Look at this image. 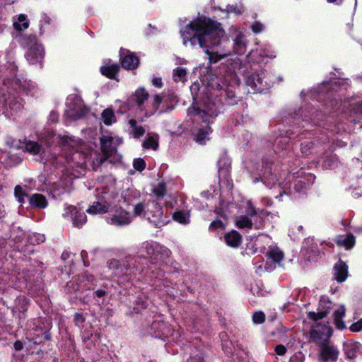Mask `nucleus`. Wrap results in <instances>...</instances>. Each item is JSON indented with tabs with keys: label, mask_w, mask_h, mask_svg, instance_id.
<instances>
[{
	"label": "nucleus",
	"mask_w": 362,
	"mask_h": 362,
	"mask_svg": "<svg viewBox=\"0 0 362 362\" xmlns=\"http://www.w3.org/2000/svg\"><path fill=\"white\" fill-rule=\"evenodd\" d=\"M187 64V60L183 59V58H180V57H176L175 58V64L177 65H182V64Z\"/></svg>",
	"instance_id": "69168bd1"
},
{
	"label": "nucleus",
	"mask_w": 362,
	"mask_h": 362,
	"mask_svg": "<svg viewBox=\"0 0 362 362\" xmlns=\"http://www.w3.org/2000/svg\"><path fill=\"white\" fill-rule=\"evenodd\" d=\"M265 321V315L262 311L255 312L252 315V322L255 324H262Z\"/></svg>",
	"instance_id": "603ef678"
},
{
	"label": "nucleus",
	"mask_w": 362,
	"mask_h": 362,
	"mask_svg": "<svg viewBox=\"0 0 362 362\" xmlns=\"http://www.w3.org/2000/svg\"><path fill=\"white\" fill-rule=\"evenodd\" d=\"M336 242L339 246L351 249L355 245V237L351 233L340 235L337 237Z\"/></svg>",
	"instance_id": "473e14b6"
},
{
	"label": "nucleus",
	"mask_w": 362,
	"mask_h": 362,
	"mask_svg": "<svg viewBox=\"0 0 362 362\" xmlns=\"http://www.w3.org/2000/svg\"><path fill=\"white\" fill-rule=\"evenodd\" d=\"M142 146L146 149L156 150L158 147V136L157 134L148 135L144 141Z\"/></svg>",
	"instance_id": "37998d69"
},
{
	"label": "nucleus",
	"mask_w": 362,
	"mask_h": 362,
	"mask_svg": "<svg viewBox=\"0 0 362 362\" xmlns=\"http://www.w3.org/2000/svg\"><path fill=\"white\" fill-rule=\"evenodd\" d=\"M146 202H147V201L138 202L134 206V209H133L134 216H140V217H143V218H146Z\"/></svg>",
	"instance_id": "de8ad7c7"
},
{
	"label": "nucleus",
	"mask_w": 362,
	"mask_h": 362,
	"mask_svg": "<svg viewBox=\"0 0 362 362\" xmlns=\"http://www.w3.org/2000/svg\"><path fill=\"white\" fill-rule=\"evenodd\" d=\"M173 78L175 82L184 83L187 80V70L185 68L177 67L173 71Z\"/></svg>",
	"instance_id": "49530a36"
},
{
	"label": "nucleus",
	"mask_w": 362,
	"mask_h": 362,
	"mask_svg": "<svg viewBox=\"0 0 362 362\" xmlns=\"http://www.w3.org/2000/svg\"><path fill=\"white\" fill-rule=\"evenodd\" d=\"M225 11L227 13H235L236 14H240L241 13V11H240V8H238L237 6H227L226 8H225Z\"/></svg>",
	"instance_id": "bf43d9fd"
},
{
	"label": "nucleus",
	"mask_w": 362,
	"mask_h": 362,
	"mask_svg": "<svg viewBox=\"0 0 362 362\" xmlns=\"http://www.w3.org/2000/svg\"><path fill=\"white\" fill-rule=\"evenodd\" d=\"M13 346H14V349H15L16 351H20V350L23 349V343H22L21 341H16L14 343Z\"/></svg>",
	"instance_id": "0e129e2a"
},
{
	"label": "nucleus",
	"mask_w": 362,
	"mask_h": 362,
	"mask_svg": "<svg viewBox=\"0 0 362 362\" xmlns=\"http://www.w3.org/2000/svg\"><path fill=\"white\" fill-rule=\"evenodd\" d=\"M154 193L156 194V196L162 197L165 193V185L163 182L158 183L157 187L154 189L153 190Z\"/></svg>",
	"instance_id": "6e6d98bb"
},
{
	"label": "nucleus",
	"mask_w": 362,
	"mask_h": 362,
	"mask_svg": "<svg viewBox=\"0 0 362 362\" xmlns=\"http://www.w3.org/2000/svg\"><path fill=\"white\" fill-rule=\"evenodd\" d=\"M324 167L329 168H333L336 165L334 161L330 160H326L325 161V163L323 164Z\"/></svg>",
	"instance_id": "338daca9"
},
{
	"label": "nucleus",
	"mask_w": 362,
	"mask_h": 362,
	"mask_svg": "<svg viewBox=\"0 0 362 362\" xmlns=\"http://www.w3.org/2000/svg\"><path fill=\"white\" fill-rule=\"evenodd\" d=\"M217 218L214 220L210 226V230H215L218 229H224L228 222V214L223 210V208H218L215 210Z\"/></svg>",
	"instance_id": "bb28decb"
},
{
	"label": "nucleus",
	"mask_w": 362,
	"mask_h": 362,
	"mask_svg": "<svg viewBox=\"0 0 362 362\" xmlns=\"http://www.w3.org/2000/svg\"><path fill=\"white\" fill-rule=\"evenodd\" d=\"M29 204L32 206L44 209L47 206V201L44 195L34 194L30 197Z\"/></svg>",
	"instance_id": "58836bf2"
},
{
	"label": "nucleus",
	"mask_w": 362,
	"mask_h": 362,
	"mask_svg": "<svg viewBox=\"0 0 362 362\" xmlns=\"http://www.w3.org/2000/svg\"><path fill=\"white\" fill-rule=\"evenodd\" d=\"M332 332V328L328 322L317 324L310 330V340L318 347L321 346L331 342Z\"/></svg>",
	"instance_id": "f8f14e48"
},
{
	"label": "nucleus",
	"mask_w": 362,
	"mask_h": 362,
	"mask_svg": "<svg viewBox=\"0 0 362 362\" xmlns=\"http://www.w3.org/2000/svg\"><path fill=\"white\" fill-rule=\"evenodd\" d=\"M140 192L136 189H127L122 192L119 199L115 197L116 204L130 205L140 198Z\"/></svg>",
	"instance_id": "393cba45"
},
{
	"label": "nucleus",
	"mask_w": 362,
	"mask_h": 362,
	"mask_svg": "<svg viewBox=\"0 0 362 362\" xmlns=\"http://www.w3.org/2000/svg\"><path fill=\"white\" fill-rule=\"evenodd\" d=\"M119 70V66L116 63H112L110 61L105 63L104 65L100 68V71L102 75L112 79H115L116 75Z\"/></svg>",
	"instance_id": "c756f323"
},
{
	"label": "nucleus",
	"mask_w": 362,
	"mask_h": 362,
	"mask_svg": "<svg viewBox=\"0 0 362 362\" xmlns=\"http://www.w3.org/2000/svg\"><path fill=\"white\" fill-rule=\"evenodd\" d=\"M246 215L240 216L236 220V226L239 228L250 229L252 227L259 229L264 227V219L267 216L264 210L257 211L251 202H247Z\"/></svg>",
	"instance_id": "0eeeda50"
},
{
	"label": "nucleus",
	"mask_w": 362,
	"mask_h": 362,
	"mask_svg": "<svg viewBox=\"0 0 362 362\" xmlns=\"http://www.w3.org/2000/svg\"><path fill=\"white\" fill-rule=\"evenodd\" d=\"M132 220L133 217L129 212L120 209L115 211L111 217L107 219V221L112 226L122 227L130 224Z\"/></svg>",
	"instance_id": "6ab92c4d"
},
{
	"label": "nucleus",
	"mask_w": 362,
	"mask_h": 362,
	"mask_svg": "<svg viewBox=\"0 0 362 362\" xmlns=\"http://www.w3.org/2000/svg\"><path fill=\"white\" fill-rule=\"evenodd\" d=\"M24 148L27 152L33 155H38L43 151L42 146L33 141H27L25 143Z\"/></svg>",
	"instance_id": "79ce46f5"
},
{
	"label": "nucleus",
	"mask_w": 362,
	"mask_h": 362,
	"mask_svg": "<svg viewBox=\"0 0 362 362\" xmlns=\"http://www.w3.org/2000/svg\"><path fill=\"white\" fill-rule=\"evenodd\" d=\"M100 148L103 155L92 162L93 170H95V168L102 165L105 160L110 158L112 156H116L117 147L123 142L122 137L103 128L102 126H100Z\"/></svg>",
	"instance_id": "39448f33"
},
{
	"label": "nucleus",
	"mask_w": 362,
	"mask_h": 362,
	"mask_svg": "<svg viewBox=\"0 0 362 362\" xmlns=\"http://www.w3.org/2000/svg\"><path fill=\"white\" fill-rule=\"evenodd\" d=\"M333 305L327 296H322L317 309V312H309L308 315L309 318L317 322V320L325 317L332 309Z\"/></svg>",
	"instance_id": "a211bd4d"
},
{
	"label": "nucleus",
	"mask_w": 362,
	"mask_h": 362,
	"mask_svg": "<svg viewBox=\"0 0 362 362\" xmlns=\"http://www.w3.org/2000/svg\"><path fill=\"white\" fill-rule=\"evenodd\" d=\"M336 83L337 82L335 81L324 82L317 89L314 88L313 90L308 91L307 93L302 91L301 96L303 97L305 95H308V96L310 97L312 100H320L321 99V95H324L325 93L329 94L332 90H335Z\"/></svg>",
	"instance_id": "4be33fe9"
},
{
	"label": "nucleus",
	"mask_w": 362,
	"mask_h": 362,
	"mask_svg": "<svg viewBox=\"0 0 362 362\" xmlns=\"http://www.w3.org/2000/svg\"><path fill=\"white\" fill-rule=\"evenodd\" d=\"M133 166L136 170L142 171L146 168V163L143 158H135L133 161Z\"/></svg>",
	"instance_id": "864d4df0"
},
{
	"label": "nucleus",
	"mask_w": 362,
	"mask_h": 362,
	"mask_svg": "<svg viewBox=\"0 0 362 362\" xmlns=\"http://www.w3.org/2000/svg\"><path fill=\"white\" fill-rule=\"evenodd\" d=\"M170 254V250L168 248L156 242H144L139 246L137 251L138 257H148L162 261L169 257Z\"/></svg>",
	"instance_id": "1a4fd4ad"
},
{
	"label": "nucleus",
	"mask_w": 362,
	"mask_h": 362,
	"mask_svg": "<svg viewBox=\"0 0 362 362\" xmlns=\"http://www.w3.org/2000/svg\"><path fill=\"white\" fill-rule=\"evenodd\" d=\"M230 166V161L228 158L224 156L218 161V174L219 176L226 177L228 175L229 168Z\"/></svg>",
	"instance_id": "c03bdc74"
},
{
	"label": "nucleus",
	"mask_w": 362,
	"mask_h": 362,
	"mask_svg": "<svg viewBox=\"0 0 362 362\" xmlns=\"http://www.w3.org/2000/svg\"><path fill=\"white\" fill-rule=\"evenodd\" d=\"M128 123L131 127L132 134L134 138H140L145 134V129L142 126L139 125L135 119H129Z\"/></svg>",
	"instance_id": "a19ab883"
},
{
	"label": "nucleus",
	"mask_w": 362,
	"mask_h": 362,
	"mask_svg": "<svg viewBox=\"0 0 362 362\" xmlns=\"http://www.w3.org/2000/svg\"><path fill=\"white\" fill-rule=\"evenodd\" d=\"M334 279L338 282L344 281L348 276V267L342 261H338L334 267Z\"/></svg>",
	"instance_id": "c85d7f7f"
},
{
	"label": "nucleus",
	"mask_w": 362,
	"mask_h": 362,
	"mask_svg": "<svg viewBox=\"0 0 362 362\" xmlns=\"http://www.w3.org/2000/svg\"><path fill=\"white\" fill-rule=\"evenodd\" d=\"M183 45L192 47L199 45L205 49L210 63H216L228 54L209 51L220 45L225 33L221 24L205 17L197 18L180 30Z\"/></svg>",
	"instance_id": "f257e3e1"
},
{
	"label": "nucleus",
	"mask_w": 362,
	"mask_h": 362,
	"mask_svg": "<svg viewBox=\"0 0 362 362\" xmlns=\"http://www.w3.org/2000/svg\"><path fill=\"white\" fill-rule=\"evenodd\" d=\"M227 69L228 74L223 79L216 76L209 79L207 83L209 88L221 91L219 101L214 102L218 105V108L223 100V97H224L225 103L229 105L236 103L235 93L232 88L239 84V75H246L247 77L250 74L249 71H246L240 59L238 57L228 59ZM218 111L219 112L218 109Z\"/></svg>",
	"instance_id": "7ed1b4c3"
},
{
	"label": "nucleus",
	"mask_w": 362,
	"mask_h": 362,
	"mask_svg": "<svg viewBox=\"0 0 362 362\" xmlns=\"http://www.w3.org/2000/svg\"><path fill=\"white\" fill-rule=\"evenodd\" d=\"M350 329L352 332H361L362 331V319L360 320L353 323Z\"/></svg>",
	"instance_id": "13d9d810"
},
{
	"label": "nucleus",
	"mask_w": 362,
	"mask_h": 362,
	"mask_svg": "<svg viewBox=\"0 0 362 362\" xmlns=\"http://www.w3.org/2000/svg\"><path fill=\"white\" fill-rule=\"evenodd\" d=\"M319 112H315V113H310V110H306L305 112H298L295 115V117H294V119L296 121H298V119H300V118L302 119V122H307L308 121V119H311V121L315 124H319V119L317 118L319 115Z\"/></svg>",
	"instance_id": "e433bc0d"
},
{
	"label": "nucleus",
	"mask_w": 362,
	"mask_h": 362,
	"mask_svg": "<svg viewBox=\"0 0 362 362\" xmlns=\"http://www.w3.org/2000/svg\"><path fill=\"white\" fill-rule=\"evenodd\" d=\"M270 241V238L268 236L266 235H261L259 238L256 240V245L259 246L261 243L262 242H267L269 243Z\"/></svg>",
	"instance_id": "e2e57ef3"
},
{
	"label": "nucleus",
	"mask_w": 362,
	"mask_h": 362,
	"mask_svg": "<svg viewBox=\"0 0 362 362\" xmlns=\"http://www.w3.org/2000/svg\"><path fill=\"white\" fill-rule=\"evenodd\" d=\"M146 218L156 226L164 224L166 222L163 218V210L160 205L155 201H147Z\"/></svg>",
	"instance_id": "2eb2a0df"
},
{
	"label": "nucleus",
	"mask_w": 362,
	"mask_h": 362,
	"mask_svg": "<svg viewBox=\"0 0 362 362\" xmlns=\"http://www.w3.org/2000/svg\"><path fill=\"white\" fill-rule=\"evenodd\" d=\"M260 251L265 253L267 258L274 264V266H270L268 263H266L264 268L267 272L272 271L275 268L276 264H280L284 259L283 252L274 244L269 245L268 247L264 246L260 249Z\"/></svg>",
	"instance_id": "dca6fc26"
},
{
	"label": "nucleus",
	"mask_w": 362,
	"mask_h": 362,
	"mask_svg": "<svg viewBox=\"0 0 362 362\" xmlns=\"http://www.w3.org/2000/svg\"><path fill=\"white\" fill-rule=\"evenodd\" d=\"M52 20L51 18L47 15L43 13L41 16L40 20V32L42 33V27L45 24H50Z\"/></svg>",
	"instance_id": "4d7b16f0"
},
{
	"label": "nucleus",
	"mask_w": 362,
	"mask_h": 362,
	"mask_svg": "<svg viewBox=\"0 0 362 362\" xmlns=\"http://www.w3.org/2000/svg\"><path fill=\"white\" fill-rule=\"evenodd\" d=\"M133 259L131 256L126 257L122 265L116 259H111L107 262V267L110 269L115 270L117 274L136 275L141 273L142 269L134 265L136 260L132 263Z\"/></svg>",
	"instance_id": "ddd939ff"
},
{
	"label": "nucleus",
	"mask_w": 362,
	"mask_h": 362,
	"mask_svg": "<svg viewBox=\"0 0 362 362\" xmlns=\"http://www.w3.org/2000/svg\"><path fill=\"white\" fill-rule=\"evenodd\" d=\"M275 352L279 356H283L286 354V349L284 345L279 344L275 347Z\"/></svg>",
	"instance_id": "052dcab7"
},
{
	"label": "nucleus",
	"mask_w": 362,
	"mask_h": 362,
	"mask_svg": "<svg viewBox=\"0 0 362 362\" xmlns=\"http://www.w3.org/2000/svg\"><path fill=\"white\" fill-rule=\"evenodd\" d=\"M152 84L156 88H161L163 86L162 78L160 77H153Z\"/></svg>",
	"instance_id": "680f3d73"
},
{
	"label": "nucleus",
	"mask_w": 362,
	"mask_h": 362,
	"mask_svg": "<svg viewBox=\"0 0 362 362\" xmlns=\"http://www.w3.org/2000/svg\"><path fill=\"white\" fill-rule=\"evenodd\" d=\"M87 113L83 100L76 94L69 95L66 101L64 115L67 119L76 120L82 118Z\"/></svg>",
	"instance_id": "9d476101"
},
{
	"label": "nucleus",
	"mask_w": 362,
	"mask_h": 362,
	"mask_svg": "<svg viewBox=\"0 0 362 362\" xmlns=\"http://www.w3.org/2000/svg\"><path fill=\"white\" fill-rule=\"evenodd\" d=\"M288 137H291V135L287 136H280L276 139V146L275 148L276 153H280L281 151L286 149L288 145Z\"/></svg>",
	"instance_id": "8fccbe9b"
},
{
	"label": "nucleus",
	"mask_w": 362,
	"mask_h": 362,
	"mask_svg": "<svg viewBox=\"0 0 362 362\" xmlns=\"http://www.w3.org/2000/svg\"><path fill=\"white\" fill-rule=\"evenodd\" d=\"M14 194L19 203H24L26 194L23 192V188L20 185L15 187Z\"/></svg>",
	"instance_id": "3c124183"
},
{
	"label": "nucleus",
	"mask_w": 362,
	"mask_h": 362,
	"mask_svg": "<svg viewBox=\"0 0 362 362\" xmlns=\"http://www.w3.org/2000/svg\"><path fill=\"white\" fill-rule=\"evenodd\" d=\"M276 57V52L269 44L261 45L259 52L251 50L247 56V64L243 66L250 74L245 77V83L253 92H262L273 86V83L266 78L264 69L259 64L264 57L274 59Z\"/></svg>",
	"instance_id": "f03ea898"
},
{
	"label": "nucleus",
	"mask_w": 362,
	"mask_h": 362,
	"mask_svg": "<svg viewBox=\"0 0 362 362\" xmlns=\"http://www.w3.org/2000/svg\"><path fill=\"white\" fill-rule=\"evenodd\" d=\"M214 117H209L208 116L204 115L203 118L194 117L195 121H199L201 119L203 122L206 123V126L203 127L202 128H200L198 130V132L195 137V141L197 143L199 144H204L207 140L209 139V136L210 133H211V129L209 126V124L210 122H213V119Z\"/></svg>",
	"instance_id": "412c9836"
},
{
	"label": "nucleus",
	"mask_w": 362,
	"mask_h": 362,
	"mask_svg": "<svg viewBox=\"0 0 362 362\" xmlns=\"http://www.w3.org/2000/svg\"><path fill=\"white\" fill-rule=\"evenodd\" d=\"M315 176L312 174H308L306 177H302L297 180L295 183V191L301 193L307 189L313 183Z\"/></svg>",
	"instance_id": "7c9ffc66"
},
{
	"label": "nucleus",
	"mask_w": 362,
	"mask_h": 362,
	"mask_svg": "<svg viewBox=\"0 0 362 362\" xmlns=\"http://www.w3.org/2000/svg\"><path fill=\"white\" fill-rule=\"evenodd\" d=\"M339 356L338 348L332 342L318 347L320 362H336Z\"/></svg>",
	"instance_id": "f3484780"
},
{
	"label": "nucleus",
	"mask_w": 362,
	"mask_h": 362,
	"mask_svg": "<svg viewBox=\"0 0 362 362\" xmlns=\"http://www.w3.org/2000/svg\"><path fill=\"white\" fill-rule=\"evenodd\" d=\"M250 28L255 34H258L264 31L265 26L262 23L255 21L251 25Z\"/></svg>",
	"instance_id": "5fc2aeb1"
},
{
	"label": "nucleus",
	"mask_w": 362,
	"mask_h": 362,
	"mask_svg": "<svg viewBox=\"0 0 362 362\" xmlns=\"http://www.w3.org/2000/svg\"><path fill=\"white\" fill-rule=\"evenodd\" d=\"M133 303L135 304L134 310L136 313H139L141 309L148 305L149 300L144 293H139L136 296L133 297Z\"/></svg>",
	"instance_id": "72a5a7b5"
},
{
	"label": "nucleus",
	"mask_w": 362,
	"mask_h": 362,
	"mask_svg": "<svg viewBox=\"0 0 362 362\" xmlns=\"http://www.w3.org/2000/svg\"><path fill=\"white\" fill-rule=\"evenodd\" d=\"M120 62L123 68L127 70H134L139 64V59L134 53L126 49H121L119 52Z\"/></svg>",
	"instance_id": "aec40b11"
},
{
	"label": "nucleus",
	"mask_w": 362,
	"mask_h": 362,
	"mask_svg": "<svg viewBox=\"0 0 362 362\" xmlns=\"http://www.w3.org/2000/svg\"><path fill=\"white\" fill-rule=\"evenodd\" d=\"M152 328L157 329L158 332L160 334V337H168L171 334V329L163 322H153Z\"/></svg>",
	"instance_id": "a18cd8bd"
},
{
	"label": "nucleus",
	"mask_w": 362,
	"mask_h": 362,
	"mask_svg": "<svg viewBox=\"0 0 362 362\" xmlns=\"http://www.w3.org/2000/svg\"><path fill=\"white\" fill-rule=\"evenodd\" d=\"M344 350L348 358L354 359L361 353L362 345L357 341H349L344 344Z\"/></svg>",
	"instance_id": "cd10ccee"
},
{
	"label": "nucleus",
	"mask_w": 362,
	"mask_h": 362,
	"mask_svg": "<svg viewBox=\"0 0 362 362\" xmlns=\"http://www.w3.org/2000/svg\"><path fill=\"white\" fill-rule=\"evenodd\" d=\"M148 93L144 88H138L134 95L136 104L140 109L145 112V117H149L156 113L161 114L171 110L167 103L165 96L156 94L153 96L151 105L148 107L144 106V103L148 98Z\"/></svg>",
	"instance_id": "423d86ee"
},
{
	"label": "nucleus",
	"mask_w": 362,
	"mask_h": 362,
	"mask_svg": "<svg viewBox=\"0 0 362 362\" xmlns=\"http://www.w3.org/2000/svg\"><path fill=\"white\" fill-rule=\"evenodd\" d=\"M23 45L28 48L25 57L30 64H42L44 57V49L38 44L35 35H28L23 38Z\"/></svg>",
	"instance_id": "9b49d317"
},
{
	"label": "nucleus",
	"mask_w": 362,
	"mask_h": 362,
	"mask_svg": "<svg viewBox=\"0 0 362 362\" xmlns=\"http://www.w3.org/2000/svg\"><path fill=\"white\" fill-rule=\"evenodd\" d=\"M173 218L174 221L183 225H187L190 221V215L187 211H177L173 214Z\"/></svg>",
	"instance_id": "ea45409f"
},
{
	"label": "nucleus",
	"mask_w": 362,
	"mask_h": 362,
	"mask_svg": "<svg viewBox=\"0 0 362 362\" xmlns=\"http://www.w3.org/2000/svg\"><path fill=\"white\" fill-rule=\"evenodd\" d=\"M356 107H354V110L356 112H362V100L357 102L356 104Z\"/></svg>",
	"instance_id": "774afa93"
},
{
	"label": "nucleus",
	"mask_w": 362,
	"mask_h": 362,
	"mask_svg": "<svg viewBox=\"0 0 362 362\" xmlns=\"http://www.w3.org/2000/svg\"><path fill=\"white\" fill-rule=\"evenodd\" d=\"M109 197H106L103 199H98L92 204V214H104L111 211L113 208L112 205L116 206L115 197L112 200L107 201Z\"/></svg>",
	"instance_id": "b1692460"
},
{
	"label": "nucleus",
	"mask_w": 362,
	"mask_h": 362,
	"mask_svg": "<svg viewBox=\"0 0 362 362\" xmlns=\"http://www.w3.org/2000/svg\"><path fill=\"white\" fill-rule=\"evenodd\" d=\"M201 88L199 82H194L190 86L193 103L188 108V115L201 118H203L204 115L209 117H216L218 115V105L212 100L208 91L205 92L206 88L202 87V91L200 93Z\"/></svg>",
	"instance_id": "20e7f679"
},
{
	"label": "nucleus",
	"mask_w": 362,
	"mask_h": 362,
	"mask_svg": "<svg viewBox=\"0 0 362 362\" xmlns=\"http://www.w3.org/2000/svg\"><path fill=\"white\" fill-rule=\"evenodd\" d=\"M316 144V139L314 137H304L302 139L300 143V151L301 153L307 156L311 153L312 150L314 148Z\"/></svg>",
	"instance_id": "c9c22d12"
},
{
	"label": "nucleus",
	"mask_w": 362,
	"mask_h": 362,
	"mask_svg": "<svg viewBox=\"0 0 362 362\" xmlns=\"http://www.w3.org/2000/svg\"><path fill=\"white\" fill-rule=\"evenodd\" d=\"M18 22L13 23V27L16 30H25L29 26V22L27 20V16L25 14H20L18 17Z\"/></svg>",
	"instance_id": "09e8293b"
},
{
	"label": "nucleus",
	"mask_w": 362,
	"mask_h": 362,
	"mask_svg": "<svg viewBox=\"0 0 362 362\" xmlns=\"http://www.w3.org/2000/svg\"><path fill=\"white\" fill-rule=\"evenodd\" d=\"M163 276V274H158L156 276L158 279V281L155 282L156 284V290L158 291H164L167 295L170 296H175L177 295V291L174 286H173L171 283L168 281L166 279H161L160 278Z\"/></svg>",
	"instance_id": "a878e982"
},
{
	"label": "nucleus",
	"mask_w": 362,
	"mask_h": 362,
	"mask_svg": "<svg viewBox=\"0 0 362 362\" xmlns=\"http://www.w3.org/2000/svg\"><path fill=\"white\" fill-rule=\"evenodd\" d=\"M346 309L344 305H340L337 309H336L334 312V322L336 327L339 329H343L345 328V324L343 321V317L345 315Z\"/></svg>",
	"instance_id": "f704fd0d"
},
{
	"label": "nucleus",
	"mask_w": 362,
	"mask_h": 362,
	"mask_svg": "<svg viewBox=\"0 0 362 362\" xmlns=\"http://www.w3.org/2000/svg\"><path fill=\"white\" fill-rule=\"evenodd\" d=\"M277 171L276 167L273 169L271 166H266L260 180L267 187L272 188L279 185L283 192L287 194L291 175L286 170H283L277 177Z\"/></svg>",
	"instance_id": "6e6552de"
},
{
	"label": "nucleus",
	"mask_w": 362,
	"mask_h": 362,
	"mask_svg": "<svg viewBox=\"0 0 362 362\" xmlns=\"http://www.w3.org/2000/svg\"><path fill=\"white\" fill-rule=\"evenodd\" d=\"M101 119L106 126H111L117 122L116 115L112 108H106L102 112Z\"/></svg>",
	"instance_id": "4c0bfd02"
},
{
	"label": "nucleus",
	"mask_w": 362,
	"mask_h": 362,
	"mask_svg": "<svg viewBox=\"0 0 362 362\" xmlns=\"http://www.w3.org/2000/svg\"><path fill=\"white\" fill-rule=\"evenodd\" d=\"M224 239L226 245L231 247H238L242 242L241 235L235 230L226 233Z\"/></svg>",
	"instance_id": "2f4dec72"
},
{
	"label": "nucleus",
	"mask_w": 362,
	"mask_h": 362,
	"mask_svg": "<svg viewBox=\"0 0 362 362\" xmlns=\"http://www.w3.org/2000/svg\"><path fill=\"white\" fill-rule=\"evenodd\" d=\"M64 216L70 217L74 226L80 228L87 221V216L83 211H78L74 206H69L64 209Z\"/></svg>",
	"instance_id": "5701e85b"
},
{
	"label": "nucleus",
	"mask_w": 362,
	"mask_h": 362,
	"mask_svg": "<svg viewBox=\"0 0 362 362\" xmlns=\"http://www.w3.org/2000/svg\"><path fill=\"white\" fill-rule=\"evenodd\" d=\"M229 33L233 42V52L237 54L245 53L247 41L244 34V31L237 27H231Z\"/></svg>",
	"instance_id": "4468645a"
}]
</instances>
